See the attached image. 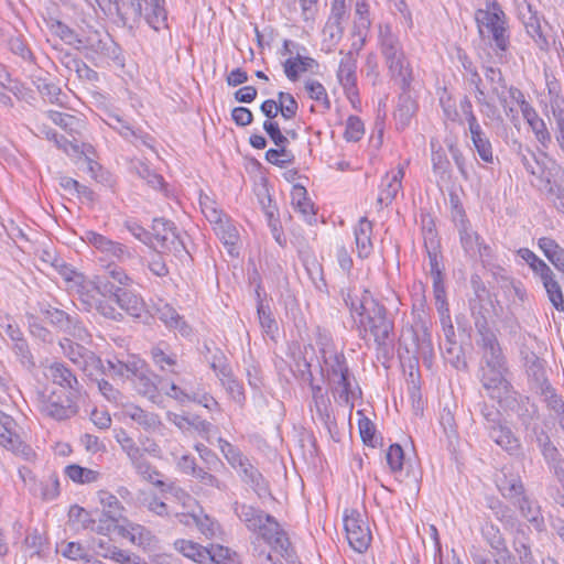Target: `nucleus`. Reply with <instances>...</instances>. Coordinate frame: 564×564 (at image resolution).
Instances as JSON below:
<instances>
[{
    "label": "nucleus",
    "instance_id": "nucleus-1",
    "mask_svg": "<svg viewBox=\"0 0 564 564\" xmlns=\"http://www.w3.org/2000/svg\"><path fill=\"white\" fill-rule=\"evenodd\" d=\"M344 302L349 308L359 338L367 346L372 341L378 356L390 359L394 350L395 333L394 319L387 307L368 290H364L360 296L349 292Z\"/></svg>",
    "mask_w": 564,
    "mask_h": 564
},
{
    "label": "nucleus",
    "instance_id": "nucleus-2",
    "mask_svg": "<svg viewBox=\"0 0 564 564\" xmlns=\"http://www.w3.org/2000/svg\"><path fill=\"white\" fill-rule=\"evenodd\" d=\"M319 372L329 387L335 401L340 405L354 406L361 397V388L349 367L344 349L338 348L326 329H317Z\"/></svg>",
    "mask_w": 564,
    "mask_h": 564
},
{
    "label": "nucleus",
    "instance_id": "nucleus-3",
    "mask_svg": "<svg viewBox=\"0 0 564 564\" xmlns=\"http://www.w3.org/2000/svg\"><path fill=\"white\" fill-rule=\"evenodd\" d=\"M378 47L391 80L400 89L409 88L413 82V70L399 35L388 23L378 25Z\"/></svg>",
    "mask_w": 564,
    "mask_h": 564
},
{
    "label": "nucleus",
    "instance_id": "nucleus-4",
    "mask_svg": "<svg viewBox=\"0 0 564 564\" xmlns=\"http://www.w3.org/2000/svg\"><path fill=\"white\" fill-rule=\"evenodd\" d=\"M476 21L479 34L492 42L498 56H503L510 46V33L506 13L498 1L491 0L485 9L476 11Z\"/></svg>",
    "mask_w": 564,
    "mask_h": 564
},
{
    "label": "nucleus",
    "instance_id": "nucleus-5",
    "mask_svg": "<svg viewBox=\"0 0 564 564\" xmlns=\"http://www.w3.org/2000/svg\"><path fill=\"white\" fill-rule=\"evenodd\" d=\"M39 312L55 329L66 333L80 341H89L90 334L77 314H69L48 302H39Z\"/></svg>",
    "mask_w": 564,
    "mask_h": 564
},
{
    "label": "nucleus",
    "instance_id": "nucleus-6",
    "mask_svg": "<svg viewBox=\"0 0 564 564\" xmlns=\"http://www.w3.org/2000/svg\"><path fill=\"white\" fill-rule=\"evenodd\" d=\"M76 398V395L62 391H52L51 393L39 392L36 408L45 417L64 421L77 414L78 405L75 401Z\"/></svg>",
    "mask_w": 564,
    "mask_h": 564
},
{
    "label": "nucleus",
    "instance_id": "nucleus-7",
    "mask_svg": "<svg viewBox=\"0 0 564 564\" xmlns=\"http://www.w3.org/2000/svg\"><path fill=\"white\" fill-rule=\"evenodd\" d=\"M95 290L104 297L113 299L118 306L132 317L139 318L145 311L142 296L130 288L115 286L108 280L95 282Z\"/></svg>",
    "mask_w": 564,
    "mask_h": 564
},
{
    "label": "nucleus",
    "instance_id": "nucleus-8",
    "mask_svg": "<svg viewBox=\"0 0 564 564\" xmlns=\"http://www.w3.org/2000/svg\"><path fill=\"white\" fill-rule=\"evenodd\" d=\"M259 539L263 540L270 547L278 552L284 560L292 561L294 557V550L289 539L286 531L282 528L279 521L271 514L257 528L256 532Z\"/></svg>",
    "mask_w": 564,
    "mask_h": 564
},
{
    "label": "nucleus",
    "instance_id": "nucleus-9",
    "mask_svg": "<svg viewBox=\"0 0 564 564\" xmlns=\"http://www.w3.org/2000/svg\"><path fill=\"white\" fill-rule=\"evenodd\" d=\"M344 528L350 547L358 553L366 552L372 541L367 517L355 509L346 510Z\"/></svg>",
    "mask_w": 564,
    "mask_h": 564
},
{
    "label": "nucleus",
    "instance_id": "nucleus-10",
    "mask_svg": "<svg viewBox=\"0 0 564 564\" xmlns=\"http://www.w3.org/2000/svg\"><path fill=\"white\" fill-rule=\"evenodd\" d=\"M63 354L79 369H82L87 377L95 375H105L106 368L101 359L85 346L75 343L69 338H63L59 341Z\"/></svg>",
    "mask_w": 564,
    "mask_h": 564
},
{
    "label": "nucleus",
    "instance_id": "nucleus-11",
    "mask_svg": "<svg viewBox=\"0 0 564 564\" xmlns=\"http://www.w3.org/2000/svg\"><path fill=\"white\" fill-rule=\"evenodd\" d=\"M499 405L506 412L516 415L525 432H529L540 420L538 404L529 395L522 394L518 390L509 394Z\"/></svg>",
    "mask_w": 564,
    "mask_h": 564
},
{
    "label": "nucleus",
    "instance_id": "nucleus-12",
    "mask_svg": "<svg viewBox=\"0 0 564 564\" xmlns=\"http://www.w3.org/2000/svg\"><path fill=\"white\" fill-rule=\"evenodd\" d=\"M509 367L495 369H480V383L489 399L497 401L498 404L513 393L516 390L510 379Z\"/></svg>",
    "mask_w": 564,
    "mask_h": 564
},
{
    "label": "nucleus",
    "instance_id": "nucleus-13",
    "mask_svg": "<svg viewBox=\"0 0 564 564\" xmlns=\"http://www.w3.org/2000/svg\"><path fill=\"white\" fill-rule=\"evenodd\" d=\"M161 252H171L175 256L185 251V245L180 238L176 227L172 221L163 218H155L150 232V241Z\"/></svg>",
    "mask_w": 564,
    "mask_h": 564
},
{
    "label": "nucleus",
    "instance_id": "nucleus-14",
    "mask_svg": "<svg viewBox=\"0 0 564 564\" xmlns=\"http://www.w3.org/2000/svg\"><path fill=\"white\" fill-rule=\"evenodd\" d=\"M82 239L116 263H124L134 254L133 249L94 230H86Z\"/></svg>",
    "mask_w": 564,
    "mask_h": 564
},
{
    "label": "nucleus",
    "instance_id": "nucleus-15",
    "mask_svg": "<svg viewBox=\"0 0 564 564\" xmlns=\"http://www.w3.org/2000/svg\"><path fill=\"white\" fill-rule=\"evenodd\" d=\"M131 465L144 480L150 481L154 486L161 488L163 492H170L178 500H192L191 496L182 488L174 485H165L161 479L163 475L150 464L144 454L132 462Z\"/></svg>",
    "mask_w": 564,
    "mask_h": 564
},
{
    "label": "nucleus",
    "instance_id": "nucleus-16",
    "mask_svg": "<svg viewBox=\"0 0 564 564\" xmlns=\"http://www.w3.org/2000/svg\"><path fill=\"white\" fill-rule=\"evenodd\" d=\"M484 330L485 334L479 335L480 339L478 341L482 350V361L485 364L480 369L509 367L496 334L492 330Z\"/></svg>",
    "mask_w": 564,
    "mask_h": 564
},
{
    "label": "nucleus",
    "instance_id": "nucleus-17",
    "mask_svg": "<svg viewBox=\"0 0 564 564\" xmlns=\"http://www.w3.org/2000/svg\"><path fill=\"white\" fill-rule=\"evenodd\" d=\"M99 500L104 510L99 519V524L97 528L93 529L98 533H108L117 527L118 521L122 518L123 508L119 499L108 491H100Z\"/></svg>",
    "mask_w": 564,
    "mask_h": 564
},
{
    "label": "nucleus",
    "instance_id": "nucleus-18",
    "mask_svg": "<svg viewBox=\"0 0 564 564\" xmlns=\"http://www.w3.org/2000/svg\"><path fill=\"white\" fill-rule=\"evenodd\" d=\"M105 122L115 131H117L124 140L138 145L139 143L147 147L152 148L153 139L151 135L139 128H134L127 119L123 117L110 112L107 115V119Z\"/></svg>",
    "mask_w": 564,
    "mask_h": 564
},
{
    "label": "nucleus",
    "instance_id": "nucleus-19",
    "mask_svg": "<svg viewBox=\"0 0 564 564\" xmlns=\"http://www.w3.org/2000/svg\"><path fill=\"white\" fill-rule=\"evenodd\" d=\"M346 0H333L329 17L324 25L323 35L332 44L340 41L345 30V22L348 20Z\"/></svg>",
    "mask_w": 564,
    "mask_h": 564
},
{
    "label": "nucleus",
    "instance_id": "nucleus-20",
    "mask_svg": "<svg viewBox=\"0 0 564 564\" xmlns=\"http://www.w3.org/2000/svg\"><path fill=\"white\" fill-rule=\"evenodd\" d=\"M241 481L248 485L259 498L271 497L270 484L248 458L236 469Z\"/></svg>",
    "mask_w": 564,
    "mask_h": 564
},
{
    "label": "nucleus",
    "instance_id": "nucleus-21",
    "mask_svg": "<svg viewBox=\"0 0 564 564\" xmlns=\"http://www.w3.org/2000/svg\"><path fill=\"white\" fill-rule=\"evenodd\" d=\"M487 434L492 442L509 455L519 456L521 454L522 444L520 438L503 421L487 430Z\"/></svg>",
    "mask_w": 564,
    "mask_h": 564
},
{
    "label": "nucleus",
    "instance_id": "nucleus-22",
    "mask_svg": "<svg viewBox=\"0 0 564 564\" xmlns=\"http://www.w3.org/2000/svg\"><path fill=\"white\" fill-rule=\"evenodd\" d=\"M519 18L522 21L527 33L533 39L535 44L541 48H547L549 41L542 32L541 20L536 10L532 6L524 2L519 7Z\"/></svg>",
    "mask_w": 564,
    "mask_h": 564
},
{
    "label": "nucleus",
    "instance_id": "nucleus-23",
    "mask_svg": "<svg viewBox=\"0 0 564 564\" xmlns=\"http://www.w3.org/2000/svg\"><path fill=\"white\" fill-rule=\"evenodd\" d=\"M406 165L408 162L399 164L395 170L388 172L382 178L381 191L378 196L379 204L388 206L397 197L398 193L402 188V180L405 174Z\"/></svg>",
    "mask_w": 564,
    "mask_h": 564
},
{
    "label": "nucleus",
    "instance_id": "nucleus-24",
    "mask_svg": "<svg viewBox=\"0 0 564 564\" xmlns=\"http://www.w3.org/2000/svg\"><path fill=\"white\" fill-rule=\"evenodd\" d=\"M78 45L91 53L110 59H117L120 53L119 46L113 42L110 35H101L99 32L89 34L86 40Z\"/></svg>",
    "mask_w": 564,
    "mask_h": 564
},
{
    "label": "nucleus",
    "instance_id": "nucleus-25",
    "mask_svg": "<svg viewBox=\"0 0 564 564\" xmlns=\"http://www.w3.org/2000/svg\"><path fill=\"white\" fill-rule=\"evenodd\" d=\"M512 505L535 531H545L544 517L541 511V506L536 499L524 494L518 500H514Z\"/></svg>",
    "mask_w": 564,
    "mask_h": 564
},
{
    "label": "nucleus",
    "instance_id": "nucleus-26",
    "mask_svg": "<svg viewBox=\"0 0 564 564\" xmlns=\"http://www.w3.org/2000/svg\"><path fill=\"white\" fill-rule=\"evenodd\" d=\"M47 377L54 384H57L68 390V394L78 397L80 393V384L73 373V371L66 367L65 364L55 361L47 368Z\"/></svg>",
    "mask_w": 564,
    "mask_h": 564
},
{
    "label": "nucleus",
    "instance_id": "nucleus-27",
    "mask_svg": "<svg viewBox=\"0 0 564 564\" xmlns=\"http://www.w3.org/2000/svg\"><path fill=\"white\" fill-rule=\"evenodd\" d=\"M357 59L351 52H348L339 63L337 78L348 97L357 96Z\"/></svg>",
    "mask_w": 564,
    "mask_h": 564
},
{
    "label": "nucleus",
    "instance_id": "nucleus-28",
    "mask_svg": "<svg viewBox=\"0 0 564 564\" xmlns=\"http://www.w3.org/2000/svg\"><path fill=\"white\" fill-rule=\"evenodd\" d=\"M373 224L367 217H361L354 227L355 245L358 258L367 259L373 251Z\"/></svg>",
    "mask_w": 564,
    "mask_h": 564
},
{
    "label": "nucleus",
    "instance_id": "nucleus-29",
    "mask_svg": "<svg viewBox=\"0 0 564 564\" xmlns=\"http://www.w3.org/2000/svg\"><path fill=\"white\" fill-rule=\"evenodd\" d=\"M216 236L221 240L230 256H238L239 231L232 220L226 217L213 227Z\"/></svg>",
    "mask_w": 564,
    "mask_h": 564
},
{
    "label": "nucleus",
    "instance_id": "nucleus-30",
    "mask_svg": "<svg viewBox=\"0 0 564 564\" xmlns=\"http://www.w3.org/2000/svg\"><path fill=\"white\" fill-rule=\"evenodd\" d=\"M199 388L200 383L194 376H191L188 378H182L178 384L172 382L169 390H165V394L180 403H186L195 399V393Z\"/></svg>",
    "mask_w": 564,
    "mask_h": 564
},
{
    "label": "nucleus",
    "instance_id": "nucleus-31",
    "mask_svg": "<svg viewBox=\"0 0 564 564\" xmlns=\"http://www.w3.org/2000/svg\"><path fill=\"white\" fill-rule=\"evenodd\" d=\"M410 88L401 89V94L399 96L398 106L394 111V119L397 121L398 128L404 129L409 126L412 117L415 115L417 110V104L415 99H413L410 95Z\"/></svg>",
    "mask_w": 564,
    "mask_h": 564
},
{
    "label": "nucleus",
    "instance_id": "nucleus-32",
    "mask_svg": "<svg viewBox=\"0 0 564 564\" xmlns=\"http://www.w3.org/2000/svg\"><path fill=\"white\" fill-rule=\"evenodd\" d=\"M424 246L427 252L430 272L432 278L443 276V265L441 263L442 256L440 243L436 239V231L429 228L424 237Z\"/></svg>",
    "mask_w": 564,
    "mask_h": 564
},
{
    "label": "nucleus",
    "instance_id": "nucleus-33",
    "mask_svg": "<svg viewBox=\"0 0 564 564\" xmlns=\"http://www.w3.org/2000/svg\"><path fill=\"white\" fill-rule=\"evenodd\" d=\"M234 512L251 532H256L257 528H260V524L269 514L260 508L240 502L234 503Z\"/></svg>",
    "mask_w": 564,
    "mask_h": 564
},
{
    "label": "nucleus",
    "instance_id": "nucleus-34",
    "mask_svg": "<svg viewBox=\"0 0 564 564\" xmlns=\"http://www.w3.org/2000/svg\"><path fill=\"white\" fill-rule=\"evenodd\" d=\"M31 80L45 101L58 106H64L62 97L65 96L63 95L62 89L56 84L51 82L46 76L33 74L31 75Z\"/></svg>",
    "mask_w": 564,
    "mask_h": 564
},
{
    "label": "nucleus",
    "instance_id": "nucleus-35",
    "mask_svg": "<svg viewBox=\"0 0 564 564\" xmlns=\"http://www.w3.org/2000/svg\"><path fill=\"white\" fill-rule=\"evenodd\" d=\"M123 413L145 431H156L162 425L158 414L148 412L135 404L127 405Z\"/></svg>",
    "mask_w": 564,
    "mask_h": 564
},
{
    "label": "nucleus",
    "instance_id": "nucleus-36",
    "mask_svg": "<svg viewBox=\"0 0 564 564\" xmlns=\"http://www.w3.org/2000/svg\"><path fill=\"white\" fill-rule=\"evenodd\" d=\"M311 391V402L308 408L311 411L315 410L318 417L322 421H326L330 416V399L328 397V391L325 390L322 384H312L310 387Z\"/></svg>",
    "mask_w": 564,
    "mask_h": 564
},
{
    "label": "nucleus",
    "instance_id": "nucleus-37",
    "mask_svg": "<svg viewBox=\"0 0 564 564\" xmlns=\"http://www.w3.org/2000/svg\"><path fill=\"white\" fill-rule=\"evenodd\" d=\"M174 547L185 557L198 564H207L210 558L207 546L191 540L178 539L174 542Z\"/></svg>",
    "mask_w": 564,
    "mask_h": 564
},
{
    "label": "nucleus",
    "instance_id": "nucleus-38",
    "mask_svg": "<svg viewBox=\"0 0 564 564\" xmlns=\"http://www.w3.org/2000/svg\"><path fill=\"white\" fill-rule=\"evenodd\" d=\"M458 234L460 245L465 253L470 257H475L477 246L480 243L482 238L478 235V232L471 229L470 223L466 218L464 210H462V219L458 225Z\"/></svg>",
    "mask_w": 564,
    "mask_h": 564
},
{
    "label": "nucleus",
    "instance_id": "nucleus-39",
    "mask_svg": "<svg viewBox=\"0 0 564 564\" xmlns=\"http://www.w3.org/2000/svg\"><path fill=\"white\" fill-rule=\"evenodd\" d=\"M516 153L528 173L540 177L541 181L545 182V177H549V175H545L544 169L536 159L535 154L530 150V148L524 147L522 143L518 142Z\"/></svg>",
    "mask_w": 564,
    "mask_h": 564
},
{
    "label": "nucleus",
    "instance_id": "nucleus-40",
    "mask_svg": "<svg viewBox=\"0 0 564 564\" xmlns=\"http://www.w3.org/2000/svg\"><path fill=\"white\" fill-rule=\"evenodd\" d=\"M149 6V12L145 13V20L154 31L167 28V11L165 0H144Z\"/></svg>",
    "mask_w": 564,
    "mask_h": 564
},
{
    "label": "nucleus",
    "instance_id": "nucleus-41",
    "mask_svg": "<svg viewBox=\"0 0 564 564\" xmlns=\"http://www.w3.org/2000/svg\"><path fill=\"white\" fill-rule=\"evenodd\" d=\"M538 246L547 260L564 274V248L549 237L540 238Z\"/></svg>",
    "mask_w": 564,
    "mask_h": 564
},
{
    "label": "nucleus",
    "instance_id": "nucleus-42",
    "mask_svg": "<svg viewBox=\"0 0 564 564\" xmlns=\"http://www.w3.org/2000/svg\"><path fill=\"white\" fill-rule=\"evenodd\" d=\"M33 496L40 497L43 500L51 501L59 495V481L56 475H51L41 481H34L30 487Z\"/></svg>",
    "mask_w": 564,
    "mask_h": 564
},
{
    "label": "nucleus",
    "instance_id": "nucleus-43",
    "mask_svg": "<svg viewBox=\"0 0 564 564\" xmlns=\"http://www.w3.org/2000/svg\"><path fill=\"white\" fill-rule=\"evenodd\" d=\"M220 373L221 375L219 380L223 387L226 389L230 398L237 404L242 406L246 402V395L242 383L234 377L231 368H223Z\"/></svg>",
    "mask_w": 564,
    "mask_h": 564
},
{
    "label": "nucleus",
    "instance_id": "nucleus-44",
    "mask_svg": "<svg viewBox=\"0 0 564 564\" xmlns=\"http://www.w3.org/2000/svg\"><path fill=\"white\" fill-rule=\"evenodd\" d=\"M541 281L543 283V286L546 291L547 297L552 305L557 310L558 312L564 311V296L561 289V285L555 279V274L552 271V269L543 274L541 278Z\"/></svg>",
    "mask_w": 564,
    "mask_h": 564
},
{
    "label": "nucleus",
    "instance_id": "nucleus-45",
    "mask_svg": "<svg viewBox=\"0 0 564 564\" xmlns=\"http://www.w3.org/2000/svg\"><path fill=\"white\" fill-rule=\"evenodd\" d=\"M108 372L112 376L130 379L143 369V362L139 359L123 361L118 358L108 360Z\"/></svg>",
    "mask_w": 564,
    "mask_h": 564
},
{
    "label": "nucleus",
    "instance_id": "nucleus-46",
    "mask_svg": "<svg viewBox=\"0 0 564 564\" xmlns=\"http://www.w3.org/2000/svg\"><path fill=\"white\" fill-rule=\"evenodd\" d=\"M485 78L491 86V93L495 95L501 106H503L507 102L506 97V90H507V83L502 75V72L498 67L494 66H486L485 67Z\"/></svg>",
    "mask_w": 564,
    "mask_h": 564
},
{
    "label": "nucleus",
    "instance_id": "nucleus-47",
    "mask_svg": "<svg viewBox=\"0 0 564 564\" xmlns=\"http://www.w3.org/2000/svg\"><path fill=\"white\" fill-rule=\"evenodd\" d=\"M482 536L489 546L495 551L496 555L502 556L509 554L506 540L500 529L492 523H487L481 530Z\"/></svg>",
    "mask_w": 564,
    "mask_h": 564
},
{
    "label": "nucleus",
    "instance_id": "nucleus-48",
    "mask_svg": "<svg viewBox=\"0 0 564 564\" xmlns=\"http://www.w3.org/2000/svg\"><path fill=\"white\" fill-rule=\"evenodd\" d=\"M105 273L102 276H98V280H108L110 283H113L115 286L130 288L133 283L132 278H130L126 270L113 261H110L105 267Z\"/></svg>",
    "mask_w": 564,
    "mask_h": 564
},
{
    "label": "nucleus",
    "instance_id": "nucleus-49",
    "mask_svg": "<svg viewBox=\"0 0 564 564\" xmlns=\"http://www.w3.org/2000/svg\"><path fill=\"white\" fill-rule=\"evenodd\" d=\"M498 489L501 495L508 499L511 503L518 500L525 492L524 485L518 476H505L498 484Z\"/></svg>",
    "mask_w": 564,
    "mask_h": 564
},
{
    "label": "nucleus",
    "instance_id": "nucleus-50",
    "mask_svg": "<svg viewBox=\"0 0 564 564\" xmlns=\"http://www.w3.org/2000/svg\"><path fill=\"white\" fill-rule=\"evenodd\" d=\"M370 9L366 0H357L355 9V29L356 33L361 37L362 43L365 42L367 32L371 26Z\"/></svg>",
    "mask_w": 564,
    "mask_h": 564
},
{
    "label": "nucleus",
    "instance_id": "nucleus-51",
    "mask_svg": "<svg viewBox=\"0 0 564 564\" xmlns=\"http://www.w3.org/2000/svg\"><path fill=\"white\" fill-rule=\"evenodd\" d=\"M65 66L69 70H74L78 78L82 80H86L88 83H96L99 79L98 73L89 67L84 61L80 58L73 57L69 54H66L64 57Z\"/></svg>",
    "mask_w": 564,
    "mask_h": 564
},
{
    "label": "nucleus",
    "instance_id": "nucleus-52",
    "mask_svg": "<svg viewBox=\"0 0 564 564\" xmlns=\"http://www.w3.org/2000/svg\"><path fill=\"white\" fill-rule=\"evenodd\" d=\"M291 196L293 206L305 217V219H308L315 215L313 210V204L307 197V192L304 186L299 184L294 185L291 192Z\"/></svg>",
    "mask_w": 564,
    "mask_h": 564
},
{
    "label": "nucleus",
    "instance_id": "nucleus-53",
    "mask_svg": "<svg viewBox=\"0 0 564 564\" xmlns=\"http://www.w3.org/2000/svg\"><path fill=\"white\" fill-rule=\"evenodd\" d=\"M65 475L76 484H91L98 480L100 474L97 470L72 464L65 467Z\"/></svg>",
    "mask_w": 564,
    "mask_h": 564
},
{
    "label": "nucleus",
    "instance_id": "nucleus-54",
    "mask_svg": "<svg viewBox=\"0 0 564 564\" xmlns=\"http://www.w3.org/2000/svg\"><path fill=\"white\" fill-rule=\"evenodd\" d=\"M416 350L415 354L417 358L422 359V362L427 368L432 367L433 357H434V348L431 338V334L427 330H424L421 335H416Z\"/></svg>",
    "mask_w": 564,
    "mask_h": 564
},
{
    "label": "nucleus",
    "instance_id": "nucleus-55",
    "mask_svg": "<svg viewBox=\"0 0 564 564\" xmlns=\"http://www.w3.org/2000/svg\"><path fill=\"white\" fill-rule=\"evenodd\" d=\"M151 358L153 362L162 370L174 372V367L177 364V357L173 352H167L162 344L151 348Z\"/></svg>",
    "mask_w": 564,
    "mask_h": 564
},
{
    "label": "nucleus",
    "instance_id": "nucleus-56",
    "mask_svg": "<svg viewBox=\"0 0 564 564\" xmlns=\"http://www.w3.org/2000/svg\"><path fill=\"white\" fill-rule=\"evenodd\" d=\"M257 294L259 299L257 305V313L260 326L268 336L273 337L274 334L278 332L276 321L272 315L270 306L263 303V301L260 299L259 292H257Z\"/></svg>",
    "mask_w": 564,
    "mask_h": 564
},
{
    "label": "nucleus",
    "instance_id": "nucleus-57",
    "mask_svg": "<svg viewBox=\"0 0 564 564\" xmlns=\"http://www.w3.org/2000/svg\"><path fill=\"white\" fill-rule=\"evenodd\" d=\"M46 26L52 34L58 36L62 41H64L67 44L83 43V40L78 37L75 31L59 20L50 19L48 21H46Z\"/></svg>",
    "mask_w": 564,
    "mask_h": 564
},
{
    "label": "nucleus",
    "instance_id": "nucleus-58",
    "mask_svg": "<svg viewBox=\"0 0 564 564\" xmlns=\"http://www.w3.org/2000/svg\"><path fill=\"white\" fill-rule=\"evenodd\" d=\"M431 162L434 174L440 175L444 178L445 175H449L451 172V162L447 158L446 152L443 150L441 145L435 148V142L431 141Z\"/></svg>",
    "mask_w": 564,
    "mask_h": 564
},
{
    "label": "nucleus",
    "instance_id": "nucleus-59",
    "mask_svg": "<svg viewBox=\"0 0 564 564\" xmlns=\"http://www.w3.org/2000/svg\"><path fill=\"white\" fill-rule=\"evenodd\" d=\"M305 90L311 99L321 104L323 113L330 110L332 102L322 83L315 79H308L305 82Z\"/></svg>",
    "mask_w": 564,
    "mask_h": 564
},
{
    "label": "nucleus",
    "instance_id": "nucleus-60",
    "mask_svg": "<svg viewBox=\"0 0 564 564\" xmlns=\"http://www.w3.org/2000/svg\"><path fill=\"white\" fill-rule=\"evenodd\" d=\"M218 446L227 463L234 469H237L239 465L248 459V457L243 455L239 447L223 437L218 438Z\"/></svg>",
    "mask_w": 564,
    "mask_h": 564
},
{
    "label": "nucleus",
    "instance_id": "nucleus-61",
    "mask_svg": "<svg viewBox=\"0 0 564 564\" xmlns=\"http://www.w3.org/2000/svg\"><path fill=\"white\" fill-rule=\"evenodd\" d=\"M195 527H197L199 532L207 539H214L221 534V525L219 522L204 513L202 509L197 512Z\"/></svg>",
    "mask_w": 564,
    "mask_h": 564
},
{
    "label": "nucleus",
    "instance_id": "nucleus-62",
    "mask_svg": "<svg viewBox=\"0 0 564 564\" xmlns=\"http://www.w3.org/2000/svg\"><path fill=\"white\" fill-rule=\"evenodd\" d=\"M122 535L143 547L150 546L154 540L151 531L140 524H129L127 529H123Z\"/></svg>",
    "mask_w": 564,
    "mask_h": 564
},
{
    "label": "nucleus",
    "instance_id": "nucleus-63",
    "mask_svg": "<svg viewBox=\"0 0 564 564\" xmlns=\"http://www.w3.org/2000/svg\"><path fill=\"white\" fill-rule=\"evenodd\" d=\"M359 433L362 442L371 447L381 445L382 437L377 434L376 425L365 415L358 421Z\"/></svg>",
    "mask_w": 564,
    "mask_h": 564
},
{
    "label": "nucleus",
    "instance_id": "nucleus-64",
    "mask_svg": "<svg viewBox=\"0 0 564 564\" xmlns=\"http://www.w3.org/2000/svg\"><path fill=\"white\" fill-rule=\"evenodd\" d=\"M115 432L116 441L119 443L131 463L144 454L143 451L135 444L133 438L129 436V434L123 429L116 430Z\"/></svg>",
    "mask_w": 564,
    "mask_h": 564
}]
</instances>
